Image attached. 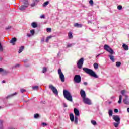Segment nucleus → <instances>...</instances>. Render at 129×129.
Returning <instances> with one entry per match:
<instances>
[{
    "mask_svg": "<svg viewBox=\"0 0 129 129\" xmlns=\"http://www.w3.org/2000/svg\"><path fill=\"white\" fill-rule=\"evenodd\" d=\"M104 49L105 50V51H106L107 52L109 53V54H110V55H108V57L110 58L111 61L112 62H114V56L112 55H113V54H114V51H113L112 48H111L110 46L108 45L105 44L104 45Z\"/></svg>",
    "mask_w": 129,
    "mask_h": 129,
    "instance_id": "1",
    "label": "nucleus"
},
{
    "mask_svg": "<svg viewBox=\"0 0 129 129\" xmlns=\"http://www.w3.org/2000/svg\"><path fill=\"white\" fill-rule=\"evenodd\" d=\"M83 71L87 73V74H89V75H90L91 76H92L93 77H95V78H98V76L92 70L87 68H83Z\"/></svg>",
    "mask_w": 129,
    "mask_h": 129,
    "instance_id": "2",
    "label": "nucleus"
},
{
    "mask_svg": "<svg viewBox=\"0 0 129 129\" xmlns=\"http://www.w3.org/2000/svg\"><path fill=\"white\" fill-rule=\"evenodd\" d=\"M63 96L67 100H68L69 101H72V96L69 91L66 90H63Z\"/></svg>",
    "mask_w": 129,
    "mask_h": 129,
    "instance_id": "3",
    "label": "nucleus"
},
{
    "mask_svg": "<svg viewBox=\"0 0 129 129\" xmlns=\"http://www.w3.org/2000/svg\"><path fill=\"white\" fill-rule=\"evenodd\" d=\"M126 91L125 90H122L121 91V94L124 96L125 98L123 100V103L124 104L129 105V101H128V96H127L125 93Z\"/></svg>",
    "mask_w": 129,
    "mask_h": 129,
    "instance_id": "4",
    "label": "nucleus"
},
{
    "mask_svg": "<svg viewBox=\"0 0 129 129\" xmlns=\"http://www.w3.org/2000/svg\"><path fill=\"white\" fill-rule=\"evenodd\" d=\"M22 2L23 4H24V5H22L19 8L20 11H24V10H26V8L29 7V2H28V0H22Z\"/></svg>",
    "mask_w": 129,
    "mask_h": 129,
    "instance_id": "5",
    "label": "nucleus"
},
{
    "mask_svg": "<svg viewBox=\"0 0 129 129\" xmlns=\"http://www.w3.org/2000/svg\"><path fill=\"white\" fill-rule=\"evenodd\" d=\"M58 74L61 81L62 82H65V76H64V74L62 73V70L61 69L58 70Z\"/></svg>",
    "mask_w": 129,
    "mask_h": 129,
    "instance_id": "6",
    "label": "nucleus"
},
{
    "mask_svg": "<svg viewBox=\"0 0 129 129\" xmlns=\"http://www.w3.org/2000/svg\"><path fill=\"white\" fill-rule=\"evenodd\" d=\"M74 82H75V83H80V82H81V77L80 75H75L74 77Z\"/></svg>",
    "mask_w": 129,
    "mask_h": 129,
    "instance_id": "7",
    "label": "nucleus"
},
{
    "mask_svg": "<svg viewBox=\"0 0 129 129\" xmlns=\"http://www.w3.org/2000/svg\"><path fill=\"white\" fill-rule=\"evenodd\" d=\"M84 62V59H83V58H81L78 60L77 63V65L79 69H81V68H82V66H83Z\"/></svg>",
    "mask_w": 129,
    "mask_h": 129,
    "instance_id": "8",
    "label": "nucleus"
},
{
    "mask_svg": "<svg viewBox=\"0 0 129 129\" xmlns=\"http://www.w3.org/2000/svg\"><path fill=\"white\" fill-rule=\"evenodd\" d=\"M49 87L50 89H51L53 92V93H54V94H56V95H58V90H57V89H56V88H55V87H54V86H53L52 85H49Z\"/></svg>",
    "mask_w": 129,
    "mask_h": 129,
    "instance_id": "9",
    "label": "nucleus"
},
{
    "mask_svg": "<svg viewBox=\"0 0 129 129\" xmlns=\"http://www.w3.org/2000/svg\"><path fill=\"white\" fill-rule=\"evenodd\" d=\"M83 101L85 104H88V105H91V101L90 99L85 97L83 99Z\"/></svg>",
    "mask_w": 129,
    "mask_h": 129,
    "instance_id": "10",
    "label": "nucleus"
},
{
    "mask_svg": "<svg viewBox=\"0 0 129 129\" xmlns=\"http://www.w3.org/2000/svg\"><path fill=\"white\" fill-rule=\"evenodd\" d=\"M113 119L115 120L116 122H120V118H119V116L116 115L114 116L113 117Z\"/></svg>",
    "mask_w": 129,
    "mask_h": 129,
    "instance_id": "11",
    "label": "nucleus"
},
{
    "mask_svg": "<svg viewBox=\"0 0 129 129\" xmlns=\"http://www.w3.org/2000/svg\"><path fill=\"white\" fill-rule=\"evenodd\" d=\"M30 33H27V37H28L29 38H30V37H32V36H34V35H35V30L34 29H32L31 30H30Z\"/></svg>",
    "mask_w": 129,
    "mask_h": 129,
    "instance_id": "12",
    "label": "nucleus"
},
{
    "mask_svg": "<svg viewBox=\"0 0 129 129\" xmlns=\"http://www.w3.org/2000/svg\"><path fill=\"white\" fill-rule=\"evenodd\" d=\"M80 95H81V96L82 97L83 99L84 98H85V97H86L85 91H84V90H81Z\"/></svg>",
    "mask_w": 129,
    "mask_h": 129,
    "instance_id": "13",
    "label": "nucleus"
},
{
    "mask_svg": "<svg viewBox=\"0 0 129 129\" xmlns=\"http://www.w3.org/2000/svg\"><path fill=\"white\" fill-rule=\"evenodd\" d=\"M74 112L75 113V115H76L75 116H77V117L79 116L80 113H79V111L78 110V109H77L76 108H74Z\"/></svg>",
    "mask_w": 129,
    "mask_h": 129,
    "instance_id": "14",
    "label": "nucleus"
},
{
    "mask_svg": "<svg viewBox=\"0 0 129 129\" xmlns=\"http://www.w3.org/2000/svg\"><path fill=\"white\" fill-rule=\"evenodd\" d=\"M16 41H17V38L14 37V38H13L11 40L10 43H11V44H13V45H15V42H16Z\"/></svg>",
    "mask_w": 129,
    "mask_h": 129,
    "instance_id": "15",
    "label": "nucleus"
},
{
    "mask_svg": "<svg viewBox=\"0 0 129 129\" xmlns=\"http://www.w3.org/2000/svg\"><path fill=\"white\" fill-rule=\"evenodd\" d=\"M122 47L125 51L128 50V46L125 44H123Z\"/></svg>",
    "mask_w": 129,
    "mask_h": 129,
    "instance_id": "16",
    "label": "nucleus"
},
{
    "mask_svg": "<svg viewBox=\"0 0 129 129\" xmlns=\"http://www.w3.org/2000/svg\"><path fill=\"white\" fill-rule=\"evenodd\" d=\"M70 118L71 121H72V122L74 121V115H73V114H70Z\"/></svg>",
    "mask_w": 129,
    "mask_h": 129,
    "instance_id": "17",
    "label": "nucleus"
},
{
    "mask_svg": "<svg viewBox=\"0 0 129 129\" xmlns=\"http://www.w3.org/2000/svg\"><path fill=\"white\" fill-rule=\"evenodd\" d=\"M74 27L76 28H81L82 27V24H79L78 23H75Z\"/></svg>",
    "mask_w": 129,
    "mask_h": 129,
    "instance_id": "18",
    "label": "nucleus"
},
{
    "mask_svg": "<svg viewBox=\"0 0 129 129\" xmlns=\"http://www.w3.org/2000/svg\"><path fill=\"white\" fill-rule=\"evenodd\" d=\"M31 27L32 28H37V27H38V25L37 24V23L36 22H33L31 24Z\"/></svg>",
    "mask_w": 129,
    "mask_h": 129,
    "instance_id": "19",
    "label": "nucleus"
},
{
    "mask_svg": "<svg viewBox=\"0 0 129 129\" xmlns=\"http://www.w3.org/2000/svg\"><path fill=\"white\" fill-rule=\"evenodd\" d=\"M17 95V93H14V94H11V95H8L7 97H6V98H7V99H8V98H10V97H13V96H14V95Z\"/></svg>",
    "mask_w": 129,
    "mask_h": 129,
    "instance_id": "20",
    "label": "nucleus"
},
{
    "mask_svg": "<svg viewBox=\"0 0 129 129\" xmlns=\"http://www.w3.org/2000/svg\"><path fill=\"white\" fill-rule=\"evenodd\" d=\"M94 68L96 70V69H98V63L95 62L93 64Z\"/></svg>",
    "mask_w": 129,
    "mask_h": 129,
    "instance_id": "21",
    "label": "nucleus"
},
{
    "mask_svg": "<svg viewBox=\"0 0 129 129\" xmlns=\"http://www.w3.org/2000/svg\"><path fill=\"white\" fill-rule=\"evenodd\" d=\"M121 100H122V95H120L119 97V101H118V103L119 104L121 103Z\"/></svg>",
    "mask_w": 129,
    "mask_h": 129,
    "instance_id": "22",
    "label": "nucleus"
},
{
    "mask_svg": "<svg viewBox=\"0 0 129 129\" xmlns=\"http://www.w3.org/2000/svg\"><path fill=\"white\" fill-rule=\"evenodd\" d=\"M119 123H120V122H117L116 123H114V126H115V127H118V125H119Z\"/></svg>",
    "mask_w": 129,
    "mask_h": 129,
    "instance_id": "23",
    "label": "nucleus"
},
{
    "mask_svg": "<svg viewBox=\"0 0 129 129\" xmlns=\"http://www.w3.org/2000/svg\"><path fill=\"white\" fill-rule=\"evenodd\" d=\"M68 37L70 39H72V38H73V36H72V33H71L70 32H69Z\"/></svg>",
    "mask_w": 129,
    "mask_h": 129,
    "instance_id": "24",
    "label": "nucleus"
},
{
    "mask_svg": "<svg viewBox=\"0 0 129 129\" xmlns=\"http://www.w3.org/2000/svg\"><path fill=\"white\" fill-rule=\"evenodd\" d=\"M23 50H24V46H21L20 49L18 51V53L20 54V53H22V52H23Z\"/></svg>",
    "mask_w": 129,
    "mask_h": 129,
    "instance_id": "25",
    "label": "nucleus"
},
{
    "mask_svg": "<svg viewBox=\"0 0 129 129\" xmlns=\"http://www.w3.org/2000/svg\"><path fill=\"white\" fill-rule=\"evenodd\" d=\"M74 122L76 124H77V122H78V118L77 117V116H75Z\"/></svg>",
    "mask_w": 129,
    "mask_h": 129,
    "instance_id": "26",
    "label": "nucleus"
},
{
    "mask_svg": "<svg viewBox=\"0 0 129 129\" xmlns=\"http://www.w3.org/2000/svg\"><path fill=\"white\" fill-rule=\"evenodd\" d=\"M49 5V1H46L43 4V7H47Z\"/></svg>",
    "mask_w": 129,
    "mask_h": 129,
    "instance_id": "27",
    "label": "nucleus"
},
{
    "mask_svg": "<svg viewBox=\"0 0 129 129\" xmlns=\"http://www.w3.org/2000/svg\"><path fill=\"white\" fill-rule=\"evenodd\" d=\"M120 65H121V62L119 61H117V62H116V66L117 67H120Z\"/></svg>",
    "mask_w": 129,
    "mask_h": 129,
    "instance_id": "28",
    "label": "nucleus"
},
{
    "mask_svg": "<svg viewBox=\"0 0 129 129\" xmlns=\"http://www.w3.org/2000/svg\"><path fill=\"white\" fill-rule=\"evenodd\" d=\"M108 113H109V116H112L113 112H112V110H109Z\"/></svg>",
    "mask_w": 129,
    "mask_h": 129,
    "instance_id": "29",
    "label": "nucleus"
},
{
    "mask_svg": "<svg viewBox=\"0 0 129 129\" xmlns=\"http://www.w3.org/2000/svg\"><path fill=\"white\" fill-rule=\"evenodd\" d=\"M38 88H39V87L38 86L32 87L33 90H37Z\"/></svg>",
    "mask_w": 129,
    "mask_h": 129,
    "instance_id": "30",
    "label": "nucleus"
},
{
    "mask_svg": "<svg viewBox=\"0 0 129 129\" xmlns=\"http://www.w3.org/2000/svg\"><path fill=\"white\" fill-rule=\"evenodd\" d=\"M91 122L92 124H93V125H96V124H97L96 123V121H95V120H91Z\"/></svg>",
    "mask_w": 129,
    "mask_h": 129,
    "instance_id": "31",
    "label": "nucleus"
},
{
    "mask_svg": "<svg viewBox=\"0 0 129 129\" xmlns=\"http://www.w3.org/2000/svg\"><path fill=\"white\" fill-rule=\"evenodd\" d=\"M0 72H3V73H8V72H6V70L3 69V68H0Z\"/></svg>",
    "mask_w": 129,
    "mask_h": 129,
    "instance_id": "32",
    "label": "nucleus"
},
{
    "mask_svg": "<svg viewBox=\"0 0 129 129\" xmlns=\"http://www.w3.org/2000/svg\"><path fill=\"white\" fill-rule=\"evenodd\" d=\"M3 120H0V129L4 128V127L3 126Z\"/></svg>",
    "mask_w": 129,
    "mask_h": 129,
    "instance_id": "33",
    "label": "nucleus"
},
{
    "mask_svg": "<svg viewBox=\"0 0 129 129\" xmlns=\"http://www.w3.org/2000/svg\"><path fill=\"white\" fill-rule=\"evenodd\" d=\"M46 31L48 33H51V32H52V29L47 28Z\"/></svg>",
    "mask_w": 129,
    "mask_h": 129,
    "instance_id": "34",
    "label": "nucleus"
},
{
    "mask_svg": "<svg viewBox=\"0 0 129 129\" xmlns=\"http://www.w3.org/2000/svg\"><path fill=\"white\" fill-rule=\"evenodd\" d=\"M46 72H47V68L46 67L43 68V71H42L43 73H45Z\"/></svg>",
    "mask_w": 129,
    "mask_h": 129,
    "instance_id": "35",
    "label": "nucleus"
},
{
    "mask_svg": "<svg viewBox=\"0 0 129 129\" xmlns=\"http://www.w3.org/2000/svg\"><path fill=\"white\" fill-rule=\"evenodd\" d=\"M117 9H118V10H122V6L121 5H119L117 7Z\"/></svg>",
    "mask_w": 129,
    "mask_h": 129,
    "instance_id": "36",
    "label": "nucleus"
},
{
    "mask_svg": "<svg viewBox=\"0 0 129 129\" xmlns=\"http://www.w3.org/2000/svg\"><path fill=\"white\" fill-rule=\"evenodd\" d=\"M39 117V114H35L34 115V118H38Z\"/></svg>",
    "mask_w": 129,
    "mask_h": 129,
    "instance_id": "37",
    "label": "nucleus"
},
{
    "mask_svg": "<svg viewBox=\"0 0 129 129\" xmlns=\"http://www.w3.org/2000/svg\"><path fill=\"white\" fill-rule=\"evenodd\" d=\"M37 5V3H36L34 1V3L31 4V7H35Z\"/></svg>",
    "mask_w": 129,
    "mask_h": 129,
    "instance_id": "38",
    "label": "nucleus"
},
{
    "mask_svg": "<svg viewBox=\"0 0 129 129\" xmlns=\"http://www.w3.org/2000/svg\"><path fill=\"white\" fill-rule=\"evenodd\" d=\"M73 46V44H68L67 48H70V47H72Z\"/></svg>",
    "mask_w": 129,
    "mask_h": 129,
    "instance_id": "39",
    "label": "nucleus"
},
{
    "mask_svg": "<svg viewBox=\"0 0 129 129\" xmlns=\"http://www.w3.org/2000/svg\"><path fill=\"white\" fill-rule=\"evenodd\" d=\"M89 4L91 5V6H93V0H90Z\"/></svg>",
    "mask_w": 129,
    "mask_h": 129,
    "instance_id": "40",
    "label": "nucleus"
},
{
    "mask_svg": "<svg viewBox=\"0 0 129 129\" xmlns=\"http://www.w3.org/2000/svg\"><path fill=\"white\" fill-rule=\"evenodd\" d=\"M20 91L22 93H24V92H25L26 90L24 89H22L20 90Z\"/></svg>",
    "mask_w": 129,
    "mask_h": 129,
    "instance_id": "41",
    "label": "nucleus"
},
{
    "mask_svg": "<svg viewBox=\"0 0 129 129\" xmlns=\"http://www.w3.org/2000/svg\"><path fill=\"white\" fill-rule=\"evenodd\" d=\"M40 19H45V15H41Z\"/></svg>",
    "mask_w": 129,
    "mask_h": 129,
    "instance_id": "42",
    "label": "nucleus"
},
{
    "mask_svg": "<svg viewBox=\"0 0 129 129\" xmlns=\"http://www.w3.org/2000/svg\"><path fill=\"white\" fill-rule=\"evenodd\" d=\"M114 112H115V113H117V112H118V109H115L114 110Z\"/></svg>",
    "mask_w": 129,
    "mask_h": 129,
    "instance_id": "43",
    "label": "nucleus"
},
{
    "mask_svg": "<svg viewBox=\"0 0 129 129\" xmlns=\"http://www.w3.org/2000/svg\"><path fill=\"white\" fill-rule=\"evenodd\" d=\"M0 51H3V46H2V44L0 42Z\"/></svg>",
    "mask_w": 129,
    "mask_h": 129,
    "instance_id": "44",
    "label": "nucleus"
},
{
    "mask_svg": "<svg viewBox=\"0 0 129 129\" xmlns=\"http://www.w3.org/2000/svg\"><path fill=\"white\" fill-rule=\"evenodd\" d=\"M15 68H17L18 67H20V64H17L15 66Z\"/></svg>",
    "mask_w": 129,
    "mask_h": 129,
    "instance_id": "45",
    "label": "nucleus"
},
{
    "mask_svg": "<svg viewBox=\"0 0 129 129\" xmlns=\"http://www.w3.org/2000/svg\"><path fill=\"white\" fill-rule=\"evenodd\" d=\"M34 2L37 4V3H39V2H40V0H34Z\"/></svg>",
    "mask_w": 129,
    "mask_h": 129,
    "instance_id": "46",
    "label": "nucleus"
},
{
    "mask_svg": "<svg viewBox=\"0 0 129 129\" xmlns=\"http://www.w3.org/2000/svg\"><path fill=\"white\" fill-rule=\"evenodd\" d=\"M42 125H43V126H46L47 125V123H42Z\"/></svg>",
    "mask_w": 129,
    "mask_h": 129,
    "instance_id": "47",
    "label": "nucleus"
},
{
    "mask_svg": "<svg viewBox=\"0 0 129 129\" xmlns=\"http://www.w3.org/2000/svg\"><path fill=\"white\" fill-rule=\"evenodd\" d=\"M9 29H11V26H8L6 28V30H9Z\"/></svg>",
    "mask_w": 129,
    "mask_h": 129,
    "instance_id": "48",
    "label": "nucleus"
},
{
    "mask_svg": "<svg viewBox=\"0 0 129 129\" xmlns=\"http://www.w3.org/2000/svg\"><path fill=\"white\" fill-rule=\"evenodd\" d=\"M51 38H52V36H49L48 37H47V39H51Z\"/></svg>",
    "mask_w": 129,
    "mask_h": 129,
    "instance_id": "49",
    "label": "nucleus"
},
{
    "mask_svg": "<svg viewBox=\"0 0 129 129\" xmlns=\"http://www.w3.org/2000/svg\"><path fill=\"white\" fill-rule=\"evenodd\" d=\"M49 39L48 38H46V42H47V43H48V42H49Z\"/></svg>",
    "mask_w": 129,
    "mask_h": 129,
    "instance_id": "50",
    "label": "nucleus"
},
{
    "mask_svg": "<svg viewBox=\"0 0 129 129\" xmlns=\"http://www.w3.org/2000/svg\"><path fill=\"white\" fill-rule=\"evenodd\" d=\"M84 85H87L88 83L86 82H84Z\"/></svg>",
    "mask_w": 129,
    "mask_h": 129,
    "instance_id": "51",
    "label": "nucleus"
},
{
    "mask_svg": "<svg viewBox=\"0 0 129 129\" xmlns=\"http://www.w3.org/2000/svg\"><path fill=\"white\" fill-rule=\"evenodd\" d=\"M2 83H6V81L5 80L2 81Z\"/></svg>",
    "mask_w": 129,
    "mask_h": 129,
    "instance_id": "52",
    "label": "nucleus"
},
{
    "mask_svg": "<svg viewBox=\"0 0 129 129\" xmlns=\"http://www.w3.org/2000/svg\"><path fill=\"white\" fill-rule=\"evenodd\" d=\"M99 56H100V54H99L98 55H97L96 57L97 58V57H99Z\"/></svg>",
    "mask_w": 129,
    "mask_h": 129,
    "instance_id": "53",
    "label": "nucleus"
},
{
    "mask_svg": "<svg viewBox=\"0 0 129 129\" xmlns=\"http://www.w3.org/2000/svg\"><path fill=\"white\" fill-rule=\"evenodd\" d=\"M111 98H115V97L113 96V97H111Z\"/></svg>",
    "mask_w": 129,
    "mask_h": 129,
    "instance_id": "54",
    "label": "nucleus"
},
{
    "mask_svg": "<svg viewBox=\"0 0 129 129\" xmlns=\"http://www.w3.org/2000/svg\"><path fill=\"white\" fill-rule=\"evenodd\" d=\"M127 110L128 112H129V108H127Z\"/></svg>",
    "mask_w": 129,
    "mask_h": 129,
    "instance_id": "55",
    "label": "nucleus"
},
{
    "mask_svg": "<svg viewBox=\"0 0 129 129\" xmlns=\"http://www.w3.org/2000/svg\"><path fill=\"white\" fill-rule=\"evenodd\" d=\"M2 60H3V58H0V61H2Z\"/></svg>",
    "mask_w": 129,
    "mask_h": 129,
    "instance_id": "56",
    "label": "nucleus"
},
{
    "mask_svg": "<svg viewBox=\"0 0 129 129\" xmlns=\"http://www.w3.org/2000/svg\"><path fill=\"white\" fill-rule=\"evenodd\" d=\"M64 107H67V105H65Z\"/></svg>",
    "mask_w": 129,
    "mask_h": 129,
    "instance_id": "57",
    "label": "nucleus"
},
{
    "mask_svg": "<svg viewBox=\"0 0 129 129\" xmlns=\"http://www.w3.org/2000/svg\"><path fill=\"white\" fill-rule=\"evenodd\" d=\"M41 41L42 42H44V39L42 40Z\"/></svg>",
    "mask_w": 129,
    "mask_h": 129,
    "instance_id": "58",
    "label": "nucleus"
},
{
    "mask_svg": "<svg viewBox=\"0 0 129 129\" xmlns=\"http://www.w3.org/2000/svg\"><path fill=\"white\" fill-rule=\"evenodd\" d=\"M100 55H101V54H103V53H100Z\"/></svg>",
    "mask_w": 129,
    "mask_h": 129,
    "instance_id": "59",
    "label": "nucleus"
},
{
    "mask_svg": "<svg viewBox=\"0 0 129 129\" xmlns=\"http://www.w3.org/2000/svg\"><path fill=\"white\" fill-rule=\"evenodd\" d=\"M0 108H2V107L0 106Z\"/></svg>",
    "mask_w": 129,
    "mask_h": 129,
    "instance_id": "60",
    "label": "nucleus"
}]
</instances>
